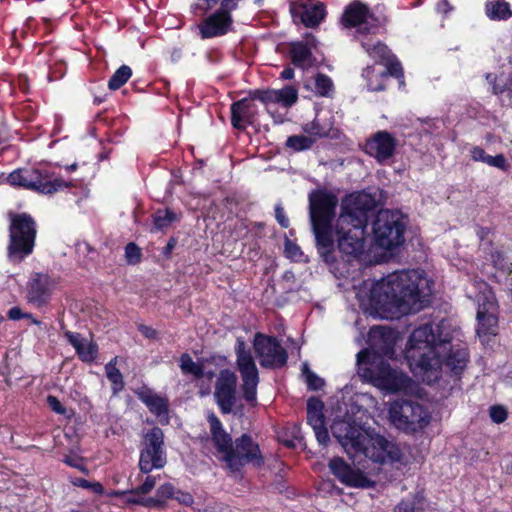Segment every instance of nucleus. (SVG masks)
Here are the masks:
<instances>
[{"mask_svg": "<svg viewBox=\"0 0 512 512\" xmlns=\"http://www.w3.org/2000/svg\"><path fill=\"white\" fill-rule=\"evenodd\" d=\"M208 421L214 446L216 450L223 455V460L226 461L227 457H231V449L234 441L232 440L231 435L226 432L222 422L216 415L211 414L208 417Z\"/></svg>", "mask_w": 512, "mask_h": 512, "instance_id": "obj_27", "label": "nucleus"}, {"mask_svg": "<svg viewBox=\"0 0 512 512\" xmlns=\"http://www.w3.org/2000/svg\"><path fill=\"white\" fill-rule=\"evenodd\" d=\"M64 337L76 351L78 358L84 363H93L99 354V347L96 342L90 341L85 344L86 340L81 337L80 333L66 330Z\"/></svg>", "mask_w": 512, "mask_h": 512, "instance_id": "obj_28", "label": "nucleus"}, {"mask_svg": "<svg viewBox=\"0 0 512 512\" xmlns=\"http://www.w3.org/2000/svg\"><path fill=\"white\" fill-rule=\"evenodd\" d=\"M258 101L268 105L270 103H279L285 107H290L298 100V90L291 85H287L282 89H255L253 93Z\"/></svg>", "mask_w": 512, "mask_h": 512, "instance_id": "obj_26", "label": "nucleus"}, {"mask_svg": "<svg viewBox=\"0 0 512 512\" xmlns=\"http://www.w3.org/2000/svg\"><path fill=\"white\" fill-rule=\"evenodd\" d=\"M219 1L220 0H199V3L191 6L192 12L195 15H206L219 3Z\"/></svg>", "mask_w": 512, "mask_h": 512, "instance_id": "obj_43", "label": "nucleus"}, {"mask_svg": "<svg viewBox=\"0 0 512 512\" xmlns=\"http://www.w3.org/2000/svg\"><path fill=\"white\" fill-rule=\"evenodd\" d=\"M485 15L492 21H506L512 17V9L505 0H487Z\"/></svg>", "mask_w": 512, "mask_h": 512, "instance_id": "obj_32", "label": "nucleus"}, {"mask_svg": "<svg viewBox=\"0 0 512 512\" xmlns=\"http://www.w3.org/2000/svg\"><path fill=\"white\" fill-rule=\"evenodd\" d=\"M122 491L115 492L117 496H127L125 502L130 505H143V498L140 497L141 494H121Z\"/></svg>", "mask_w": 512, "mask_h": 512, "instance_id": "obj_57", "label": "nucleus"}, {"mask_svg": "<svg viewBox=\"0 0 512 512\" xmlns=\"http://www.w3.org/2000/svg\"><path fill=\"white\" fill-rule=\"evenodd\" d=\"M487 165L496 167L502 171H508L510 168V164L508 163L506 157L503 154H497L495 156L488 155L486 158Z\"/></svg>", "mask_w": 512, "mask_h": 512, "instance_id": "obj_45", "label": "nucleus"}, {"mask_svg": "<svg viewBox=\"0 0 512 512\" xmlns=\"http://www.w3.org/2000/svg\"><path fill=\"white\" fill-rule=\"evenodd\" d=\"M164 432L154 426L142 437L138 467L141 473L149 474L153 470H160L167 464V452L164 441Z\"/></svg>", "mask_w": 512, "mask_h": 512, "instance_id": "obj_10", "label": "nucleus"}, {"mask_svg": "<svg viewBox=\"0 0 512 512\" xmlns=\"http://www.w3.org/2000/svg\"><path fill=\"white\" fill-rule=\"evenodd\" d=\"M7 218L9 220L7 257L12 263H21L33 253L36 246L37 222L27 212L9 211Z\"/></svg>", "mask_w": 512, "mask_h": 512, "instance_id": "obj_6", "label": "nucleus"}, {"mask_svg": "<svg viewBox=\"0 0 512 512\" xmlns=\"http://www.w3.org/2000/svg\"><path fill=\"white\" fill-rule=\"evenodd\" d=\"M236 365L242 379V395L246 402L254 403L257 399V386L259 384V372L251 354L242 340L237 341L235 347Z\"/></svg>", "mask_w": 512, "mask_h": 512, "instance_id": "obj_12", "label": "nucleus"}, {"mask_svg": "<svg viewBox=\"0 0 512 512\" xmlns=\"http://www.w3.org/2000/svg\"><path fill=\"white\" fill-rule=\"evenodd\" d=\"M315 142V139L305 135H291L286 140V147L295 152L309 150Z\"/></svg>", "mask_w": 512, "mask_h": 512, "instance_id": "obj_37", "label": "nucleus"}, {"mask_svg": "<svg viewBox=\"0 0 512 512\" xmlns=\"http://www.w3.org/2000/svg\"><path fill=\"white\" fill-rule=\"evenodd\" d=\"M156 494L160 500L167 503L168 499H173L175 495V487L172 483L166 482L157 488Z\"/></svg>", "mask_w": 512, "mask_h": 512, "instance_id": "obj_47", "label": "nucleus"}, {"mask_svg": "<svg viewBox=\"0 0 512 512\" xmlns=\"http://www.w3.org/2000/svg\"><path fill=\"white\" fill-rule=\"evenodd\" d=\"M63 462L72 467V468H75L77 470H79L80 472L88 475L89 474V470L87 468V466L84 464V461H83V458L82 457H78V456H65V458L63 459Z\"/></svg>", "mask_w": 512, "mask_h": 512, "instance_id": "obj_46", "label": "nucleus"}, {"mask_svg": "<svg viewBox=\"0 0 512 512\" xmlns=\"http://www.w3.org/2000/svg\"><path fill=\"white\" fill-rule=\"evenodd\" d=\"M275 219L282 228H288L290 225L289 218L287 217L284 208L281 204H276L275 208Z\"/></svg>", "mask_w": 512, "mask_h": 512, "instance_id": "obj_51", "label": "nucleus"}, {"mask_svg": "<svg viewBox=\"0 0 512 512\" xmlns=\"http://www.w3.org/2000/svg\"><path fill=\"white\" fill-rule=\"evenodd\" d=\"M289 12L295 24L316 28L327 15L326 5L320 0H294L289 3Z\"/></svg>", "mask_w": 512, "mask_h": 512, "instance_id": "obj_15", "label": "nucleus"}, {"mask_svg": "<svg viewBox=\"0 0 512 512\" xmlns=\"http://www.w3.org/2000/svg\"><path fill=\"white\" fill-rule=\"evenodd\" d=\"M138 399L157 417L167 416L169 402L166 397L156 394L152 389L143 387L136 392Z\"/></svg>", "mask_w": 512, "mask_h": 512, "instance_id": "obj_30", "label": "nucleus"}, {"mask_svg": "<svg viewBox=\"0 0 512 512\" xmlns=\"http://www.w3.org/2000/svg\"><path fill=\"white\" fill-rule=\"evenodd\" d=\"M254 92L255 89L249 90L247 97L237 100L231 104L230 120L233 128L244 131L257 120L258 109L254 101H258V98L254 97Z\"/></svg>", "mask_w": 512, "mask_h": 512, "instance_id": "obj_20", "label": "nucleus"}, {"mask_svg": "<svg viewBox=\"0 0 512 512\" xmlns=\"http://www.w3.org/2000/svg\"><path fill=\"white\" fill-rule=\"evenodd\" d=\"M6 182L12 187L44 195H53L76 186L73 181L64 180L47 168H17L7 176Z\"/></svg>", "mask_w": 512, "mask_h": 512, "instance_id": "obj_7", "label": "nucleus"}, {"mask_svg": "<svg viewBox=\"0 0 512 512\" xmlns=\"http://www.w3.org/2000/svg\"><path fill=\"white\" fill-rule=\"evenodd\" d=\"M132 76V69L128 65H121L110 77L108 88L112 91L120 89Z\"/></svg>", "mask_w": 512, "mask_h": 512, "instance_id": "obj_35", "label": "nucleus"}, {"mask_svg": "<svg viewBox=\"0 0 512 512\" xmlns=\"http://www.w3.org/2000/svg\"><path fill=\"white\" fill-rule=\"evenodd\" d=\"M507 90H512V86L509 85V82L504 85H500L496 81L491 82V91L494 95H502Z\"/></svg>", "mask_w": 512, "mask_h": 512, "instance_id": "obj_61", "label": "nucleus"}, {"mask_svg": "<svg viewBox=\"0 0 512 512\" xmlns=\"http://www.w3.org/2000/svg\"><path fill=\"white\" fill-rule=\"evenodd\" d=\"M58 282L47 273L33 272L27 282V301L37 308L47 305Z\"/></svg>", "mask_w": 512, "mask_h": 512, "instance_id": "obj_16", "label": "nucleus"}, {"mask_svg": "<svg viewBox=\"0 0 512 512\" xmlns=\"http://www.w3.org/2000/svg\"><path fill=\"white\" fill-rule=\"evenodd\" d=\"M423 279L415 270L388 274L370 290L371 308L382 319H395L417 313L430 303V293L420 289Z\"/></svg>", "mask_w": 512, "mask_h": 512, "instance_id": "obj_2", "label": "nucleus"}, {"mask_svg": "<svg viewBox=\"0 0 512 512\" xmlns=\"http://www.w3.org/2000/svg\"><path fill=\"white\" fill-rule=\"evenodd\" d=\"M491 259L494 267L501 269L504 267L505 257L502 251L496 250L492 252Z\"/></svg>", "mask_w": 512, "mask_h": 512, "instance_id": "obj_60", "label": "nucleus"}, {"mask_svg": "<svg viewBox=\"0 0 512 512\" xmlns=\"http://www.w3.org/2000/svg\"><path fill=\"white\" fill-rule=\"evenodd\" d=\"M333 433L339 442L355 453H361L365 450L367 437L362 427L355 421H339L333 426Z\"/></svg>", "mask_w": 512, "mask_h": 512, "instance_id": "obj_22", "label": "nucleus"}, {"mask_svg": "<svg viewBox=\"0 0 512 512\" xmlns=\"http://www.w3.org/2000/svg\"><path fill=\"white\" fill-rule=\"evenodd\" d=\"M489 416L494 423L501 424L507 419L508 411L502 405H492L489 408Z\"/></svg>", "mask_w": 512, "mask_h": 512, "instance_id": "obj_44", "label": "nucleus"}, {"mask_svg": "<svg viewBox=\"0 0 512 512\" xmlns=\"http://www.w3.org/2000/svg\"><path fill=\"white\" fill-rule=\"evenodd\" d=\"M378 205L376 194L365 190L347 194L342 199L334 234L337 236V248L346 261L358 258L363 253L369 214Z\"/></svg>", "mask_w": 512, "mask_h": 512, "instance_id": "obj_4", "label": "nucleus"}, {"mask_svg": "<svg viewBox=\"0 0 512 512\" xmlns=\"http://www.w3.org/2000/svg\"><path fill=\"white\" fill-rule=\"evenodd\" d=\"M491 234V229L489 227L477 226L476 235L480 241H484Z\"/></svg>", "mask_w": 512, "mask_h": 512, "instance_id": "obj_64", "label": "nucleus"}, {"mask_svg": "<svg viewBox=\"0 0 512 512\" xmlns=\"http://www.w3.org/2000/svg\"><path fill=\"white\" fill-rule=\"evenodd\" d=\"M138 329L140 333L148 339H156L157 337V331L150 326L140 325Z\"/></svg>", "mask_w": 512, "mask_h": 512, "instance_id": "obj_62", "label": "nucleus"}, {"mask_svg": "<svg viewBox=\"0 0 512 512\" xmlns=\"http://www.w3.org/2000/svg\"><path fill=\"white\" fill-rule=\"evenodd\" d=\"M302 373L305 376L306 384L309 390L319 391L325 386V381L311 371L307 364H303Z\"/></svg>", "mask_w": 512, "mask_h": 512, "instance_id": "obj_39", "label": "nucleus"}, {"mask_svg": "<svg viewBox=\"0 0 512 512\" xmlns=\"http://www.w3.org/2000/svg\"><path fill=\"white\" fill-rule=\"evenodd\" d=\"M233 17L228 11L218 8L216 11L205 17L199 24L200 38L212 39L226 35L232 30Z\"/></svg>", "mask_w": 512, "mask_h": 512, "instance_id": "obj_21", "label": "nucleus"}, {"mask_svg": "<svg viewBox=\"0 0 512 512\" xmlns=\"http://www.w3.org/2000/svg\"><path fill=\"white\" fill-rule=\"evenodd\" d=\"M406 222L399 211L381 209L372 224V236L375 246L392 251L405 242Z\"/></svg>", "mask_w": 512, "mask_h": 512, "instance_id": "obj_8", "label": "nucleus"}, {"mask_svg": "<svg viewBox=\"0 0 512 512\" xmlns=\"http://www.w3.org/2000/svg\"><path fill=\"white\" fill-rule=\"evenodd\" d=\"M340 23L347 29L356 28L355 40L362 39V36L375 34L380 26L379 18L366 3L360 0H353L345 6Z\"/></svg>", "mask_w": 512, "mask_h": 512, "instance_id": "obj_11", "label": "nucleus"}, {"mask_svg": "<svg viewBox=\"0 0 512 512\" xmlns=\"http://www.w3.org/2000/svg\"><path fill=\"white\" fill-rule=\"evenodd\" d=\"M124 256L128 265H137L142 260V251L134 242H129L125 246Z\"/></svg>", "mask_w": 512, "mask_h": 512, "instance_id": "obj_41", "label": "nucleus"}, {"mask_svg": "<svg viewBox=\"0 0 512 512\" xmlns=\"http://www.w3.org/2000/svg\"><path fill=\"white\" fill-rule=\"evenodd\" d=\"M361 47L367 55L373 60L372 64L380 66H388L390 72L396 73V68L403 67L398 57L392 50L381 40L373 41L372 39L362 38L359 40Z\"/></svg>", "mask_w": 512, "mask_h": 512, "instance_id": "obj_24", "label": "nucleus"}, {"mask_svg": "<svg viewBox=\"0 0 512 512\" xmlns=\"http://www.w3.org/2000/svg\"><path fill=\"white\" fill-rule=\"evenodd\" d=\"M303 130L309 137H314L313 139L326 138L330 134L331 124H322L318 118H315L313 121L306 123Z\"/></svg>", "mask_w": 512, "mask_h": 512, "instance_id": "obj_36", "label": "nucleus"}, {"mask_svg": "<svg viewBox=\"0 0 512 512\" xmlns=\"http://www.w3.org/2000/svg\"><path fill=\"white\" fill-rule=\"evenodd\" d=\"M180 369L183 374L187 375V372L195 365V362L188 353H183L179 359Z\"/></svg>", "mask_w": 512, "mask_h": 512, "instance_id": "obj_56", "label": "nucleus"}, {"mask_svg": "<svg viewBox=\"0 0 512 512\" xmlns=\"http://www.w3.org/2000/svg\"><path fill=\"white\" fill-rule=\"evenodd\" d=\"M408 362L413 374L423 383H436L444 366L453 378V387L459 386L461 377L469 362L466 348H455L448 335L442 337L432 323H424L413 330L408 342Z\"/></svg>", "mask_w": 512, "mask_h": 512, "instance_id": "obj_1", "label": "nucleus"}, {"mask_svg": "<svg viewBox=\"0 0 512 512\" xmlns=\"http://www.w3.org/2000/svg\"><path fill=\"white\" fill-rule=\"evenodd\" d=\"M470 153H471V158L474 161H480L483 163L486 162V158H487L488 154L485 152V150L482 147L475 146L471 149Z\"/></svg>", "mask_w": 512, "mask_h": 512, "instance_id": "obj_58", "label": "nucleus"}, {"mask_svg": "<svg viewBox=\"0 0 512 512\" xmlns=\"http://www.w3.org/2000/svg\"><path fill=\"white\" fill-rule=\"evenodd\" d=\"M307 422L313 429L326 425L324 414L318 413L307 414Z\"/></svg>", "mask_w": 512, "mask_h": 512, "instance_id": "obj_54", "label": "nucleus"}, {"mask_svg": "<svg viewBox=\"0 0 512 512\" xmlns=\"http://www.w3.org/2000/svg\"><path fill=\"white\" fill-rule=\"evenodd\" d=\"M494 303L487 298L482 303H479L477 309V329L476 332L479 337L495 335L498 325V317L490 312Z\"/></svg>", "mask_w": 512, "mask_h": 512, "instance_id": "obj_29", "label": "nucleus"}, {"mask_svg": "<svg viewBox=\"0 0 512 512\" xmlns=\"http://www.w3.org/2000/svg\"><path fill=\"white\" fill-rule=\"evenodd\" d=\"M289 56L294 66L306 68L313 64L314 56L307 42H292L289 47Z\"/></svg>", "mask_w": 512, "mask_h": 512, "instance_id": "obj_31", "label": "nucleus"}, {"mask_svg": "<svg viewBox=\"0 0 512 512\" xmlns=\"http://www.w3.org/2000/svg\"><path fill=\"white\" fill-rule=\"evenodd\" d=\"M180 219V213H176L169 208L158 209L153 214V226L156 230L163 231L164 229L170 227L172 223L179 222Z\"/></svg>", "mask_w": 512, "mask_h": 512, "instance_id": "obj_33", "label": "nucleus"}, {"mask_svg": "<svg viewBox=\"0 0 512 512\" xmlns=\"http://www.w3.org/2000/svg\"><path fill=\"white\" fill-rule=\"evenodd\" d=\"M376 64L367 65L363 68L361 76L366 82L368 91L381 92L387 88V81L390 77L397 79L400 83L404 82V69L403 67L396 68V73L387 71L388 66H382Z\"/></svg>", "mask_w": 512, "mask_h": 512, "instance_id": "obj_25", "label": "nucleus"}, {"mask_svg": "<svg viewBox=\"0 0 512 512\" xmlns=\"http://www.w3.org/2000/svg\"><path fill=\"white\" fill-rule=\"evenodd\" d=\"M30 317L28 312H23L19 306H14L7 311V318L9 320L18 321Z\"/></svg>", "mask_w": 512, "mask_h": 512, "instance_id": "obj_55", "label": "nucleus"}, {"mask_svg": "<svg viewBox=\"0 0 512 512\" xmlns=\"http://www.w3.org/2000/svg\"><path fill=\"white\" fill-rule=\"evenodd\" d=\"M46 402L49 406V408L59 415H66L67 409L66 407L60 402V400L54 396V395H48L46 398Z\"/></svg>", "mask_w": 512, "mask_h": 512, "instance_id": "obj_48", "label": "nucleus"}, {"mask_svg": "<svg viewBox=\"0 0 512 512\" xmlns=\"http://www.w3.org/2000/svg\"><path fill=\"white\" fill-rule=\"evenodd\" d=\"M116 362L117 357H114L105 365L106 377L111 383V389L114 395L121 392L125 386L123 375L116 367Z\"/></svg>", "mask_w": 512, "mask_h": 512, "instance_id": "obj_34", "label": "nucleus"}, {"mask_svg": "<svg viewBox=\"0 0 512 512\" xmlns=\"http://www.w3.org/2000/svg\"><path fill=\"white\" fill-rule=\"evenodd\" d=\"M226 466L231 472H240L246 464L259 468L264 465V457L259 444L251 435L244 433L234 440L231 457H227Z\"/></svg>", "mask_w": 512, "mask_h": 512, "instance_id": "obj_13", "label": "nucleus"}, {"mask_svg": "<svg viewBox=\"0 0 512 512\" xmlns=\"http://www.w3.org/2000/svg\"><path fill=\"white\" fill-rule=\"evenodd\" d=\"M371 347L357 354L358 373L367 383L389 392L407 389L410 378L391 367L383 356L394 353V339L390 329L374 326L370 329Z\"/></svg>", "mask_w": 512, "mask_h": 512, "instance_id": "obj_3", "label": "nucleus"}, {"mask_svg": "<svg viewBox=\"0 0 512 512\" xmlns=\"http://www.w3.org/2000/svg\"><path fill=\"white\" fill-rule=\"evenodd\" d=\"M334 89L332 79L324 74L318 73L315 76V91L319 96L328 97Z\"/></svg>", "mask_w": 512, "mask_h": 512, "instance_id": "obj_38", "label": "nucleus"}, {"mask_svg": "<svg viewBox=\"0 0 512 512\" xmlns=\"http://www.w3.org/2000/svg\"><path fill=\"white\" fill-rule=\"evenodd\" d=\"M173 499L184 506H191L194 503V497L191 493L176 488Z\"/></svg>", "mask_w": 512, "mask_h": 512, "instance_id": "obj_50", "label": "nucleus"}, {"mask_svg": "<svg viewBox=\"0 0 512 512\" xmlns=\"http://www.w3.org/2000/svg\"><path fill=\"white\" fill-rule=\"evenodd\" d=\"M397 146L398 141L392 133L379 130L366 139L363 149L378 163H384L395 155Z\"/></svg>", "mask_w": 512, "mask_h": 512, "instance_id": "obj_19", "label": "nucleus"}, {"mask_svg": "<svg viewBox=\"0 0 512 512\" xmlns=\"http://www.w3.org/2000/svg\"><path fill=\"white\" fill-rule=\"evenodd\" d=\"M324 403L317 397H310L307 401V414H323Z\"/></svg>", "mask_w": 512, "mask_h": 512, "instance_id": "obj_49", "label": "nucleus"}, {"mask_svg": "<svg viewBox=\"0 0 512 512\" xmlns=\"http://www.w3.org/2000/svg\"><path fill=\"white\" fill-rule=\"evenodd\" d=\"M361 453L369 457L376 463H394L400 461L402 457L401 450L393 442L387 440L382 435L371 437L370 445L365 444V450Z\"/></svg>", "mask_w": 512, "mask_h": 512, "instance_id": "obj_23", "label": "nucleus"}, {"mask_svg": "<svg viewBox=\"0 0 512 512\" xmlns=\"http://www.w3.org/2000/svg\"><path fill=\"white\" fill-rule=\"evenodd\" d=\"M393 512H415V505L412 502L402 500L394 507Z\"/></svg>", "mask_w": 512, "mask_h": 512, "instance_id": "obj_59", "label": "nucleus"}, {"mask_svg": "<svg viewBox=\"0 0 512 512\" xmlns=\"http://www.w3.org/2000/svg\"><path fill=\"white\" fill-rule=\"evenodd\" d=\"M236 387V374L228 368L222 369L218 375L214 392L216 403L222 414L232 412L236 403Z\"/></svg>", "mask_w": 512, "mask_h": 512, "instance_id": "obj_18", "label": "nucleus"}, {"mask_svg": "<svg viewBox=\"0 0 512 512\" xmlns=\"http://www.w3.org/2000/svg\"><path fill=\"white\" fill-rule=\"evenodd\" d=\"M146 478L144 480V482L136 487V488H133L131 490H127V491H122L121 494H142V495H146L148 493H150L152 491V489L155 487L156 485V477L153 476V475H149V474H146Z\"/></svg>", "mask_w": 512, "mask_h": 512, "instance_id": "obj_42", "label": "nucleus"}, {"mask_svg": "<svg viewBox=\"0 0 512 512\" xmlns=\"http://www.w3.org/2000/svg\"><path fill=\"white\" fill-rule=\"evenodd\" d=\"M253 348L262 368L274 370L286 366L287 350L275 336L257 332L254 336Z\"/></svg>", "mask_w": 512, "mask_h": 512, "instance_id": "obj_14", "label": "nucleus"}, {"mask_svg": "<svg viewBox=\"0 0 512 512\" xmlns=\"http://www.w3.org/2000/svg\"><path fill=\"white\" fill-rule=\"evenodd\" d=\"M70 483L75 486V487H80V488H83V489H89L91 490L93 493L97 494V495H102L104 493V487L103 485L100 483V482H90L84 478H79V477H75V478H71L70 479Z\"/></svg>", "mask_w": 512, "mask_h": 512, "instance_id": "obj_40", "label": "nucleus"}, {"mask_svg": "<svg viewBox=\"0 0 512 512\" xmlns=\"http://www.w3.org/2000/svg\"><path fill=\"white\" fill-rule=\"evenodd\" d=\"M187 374L193 375L196 379H201L204 377V367L201 364L195 363Z\"/></svg>", "mask_w": 512, "mask_h": 512, "instance_id": "obj_63", "label": "nucleus"}, {"mask_svg": "<svg viewBox=\"0 0 512 512\" xmlns=\"http://www.w3.org/2000/svg\"><path fill=\"white\" fill-rule=\"evenodd\" d=\"M313 430H314L316 439L319 442V444L322 446H326L330 441V437H329V433H328V429H327L326 425L314 428Z\"/></svg>", "mask_w": 512, "mask_h": 512, "instance_id": "obj_52", "label": "nucleus"}, {"mask_svg": "<svg viewBox=\"0 0 512 512\" xmlns=\"http://www.w3.org/2000/svg\"><path fill=\"white\" fill-rule=\"evenodd\" d=\"M391 423L406 433L423 430L430 422L431 416L426 408L411 400H396L388 411Z\"/></svg>", "mask_w": 512, "mask_h": 512, "instance_id": "obj_9", "label": "nucleus"}, {"mask_svg": "<svg viewBox=\"0 0 512 512\" xmlns=\"http://www.w3.org/2000/svg\"><path fill=\"white\" fill-rule=\"evenodd\" d=\"M330 472L339 482L348 487L354 488H373L375 482L358 468H353L342 457H333L328 463Z\"/></svg>", "mask_w": 512, "mask_h": 512, "instance_id": "obj_17", "label": "nucleus"}, {"mask_svg": "<svg viewBox=\"0 0 512 512\" xmlns=\"http://www.w3.org/2000/svg\"><path fill=\"white\" fill-rule=\"evenodd\" d=\"M308 200L317 251L325 263L332 265L336 262L333 221L338 197L326 189H314L309 193Z\"/></svg>", "mask_w": 512, "mask_h": 512, "instance_id": "obj_5", "label": "nucleus"}, {"mask_svg": "<svg viewBox=\"0 0 512 512\" xmlns=\"http://www.w3.org/2000/svg\"><path fill=\"white\" fill-rule=\"evenodd\" d=\"M142 506L147 508L164 509L167 507V503L164 502L163 500H160V498L156 494L155 497L143 498Z\"/></svg>", "mask_w": 512, "mask_h": 512, "instance_id": "obj_53", "label": "nucleus"}]
</instances>
